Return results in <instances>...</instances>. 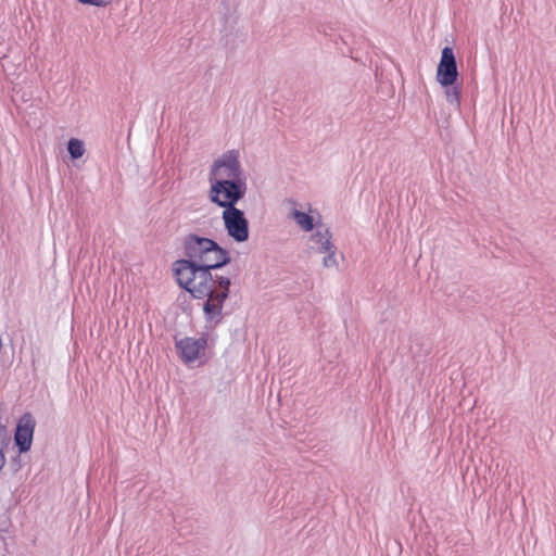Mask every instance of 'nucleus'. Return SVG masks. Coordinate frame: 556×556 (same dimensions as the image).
Returning a JSON list of instances; mask_svg holds the SVG:
<instances>
[{"mask_svg": "<svg viewBox=\"0 0 556 556\" xmlns=\"http://www.w3.org/2000/svg\"><path fill=\"white\" fill-rule=\"evenodd\" d=\"M208 200L223 208L236 206L245 197L248 191V182L229 180H208Z\"/></svg>", "mask_w": 556, "mask_h": 556, "instance_id": "obj_4", "label": "nucleus"}, {"mask_svg": "<svg viewBox=\"0 0 556 556\" xmlns=\"http://www.w3.org/2000/svg\"><path fill=\"white\" fill-rule=\"evenodd\" d=\"M457 65L452 48L445 47L442 50L441 60L437 68V81L442 87L454 85L457 79Z\"/></svg>", "mask_w": 556, "mask_h": 556, "instance_id": "obj_8", "label": "nucleus"}, {"mask_svg": "<svg viewBox=\"0 0 556 556\" xmlns=\"http://www.w3.org/2000/svg\"><path fill=\"white\" fill-rule=\"evenodd\" d=\"M321 256V265L329 270H338L343 256L338 252L336 245L319 254Z\"/></svg>", "mask_w": 556, "mask_h": 556, "instance_id": "obj_12", "label": "nucleus"}, {"mask_svg": "<svg viewBox=\"0 0 556 556\" xmlns=\"http://www.w3.org/2000/svg\"><path fill=\"white\" fill-rule=\"evenodd\" d=\"M67 150L73 159H79L85 154V144L81 140L72 138L67 143Z\"/></svg>", "mask_w": 556, "mask_h": 556, "instance_id": "obj_13", "label": "nucleus"}, {"mask_svg": "<svg viewBox=\"0 0 556 556\" xmlns=\"http://www.w3.org/2000/svg\"><path fill=\"white\" fill-rule=\"evenodd\" d=\"M305 244L309 254H321L336 245L332 241V235L325 225L318 226L316 230L306 238Z\"/></svg>", "mask_w": 556, "mask_h": 556, "instance_id": "obj_9", "label": "nucleus"}, {"mask_svg": "<svg viewBox=\"0 0 556 556\" xmlns=\"http://www.w3.org/2000/svg\"><path fill=\"white\" fill-rule=\"evenodd\" d=\"M217 288L215 290L217 291H225V293L228 295L229 287H230V280L227 277H218L216 280Z\"/></svg>", "mask_w": 556, "mask_h": 556, "instance_id": "obj_17", "label": "nucleus"}, {"mask_svg": "<svg viewBox=\"0 0 556 556\" xmlns=\"http://www.w3.org/2000/svg\"><path fill=\"white\" fill-rule=\"evenodd\" d=\"M175 346L180 359L186 365H191L205 356L207 339L205 336L200 338L185 337L177 340Z\"/></svg>", "mask_w": 556, "mask_h": 556, "instance_id": "obj_6", "label": "nucleus"}, {"mask_svg": "<svg viewBox=\"0 0 556 556\" xmlns=\"http://www.w3.org/2000/svg\"><path fill=\"white\" fill-rule=\"evenodd\" d=\"M207 296L208 299L204 304V313L206 314L207 319L218 323L227 294L225 291H217L212 288Z\"/></svg>", "mask_w": 556, "mask_h": 556, "instance_id": "obj_11", "label": "nucleus"}, {"mask_svg": "<svg viewBox=\"0 0 556 556\" xmlns=\"http://www.w3.org/2000/svg\"><path fill=\"white\" fill-rule=\"evenodd\" d=\"M225 229L230 238L242 243L249 239V222L236 206L226 207L222 214Z\"/></svg>", "mask_w": 556, "mask_h": 556, "instance_id": "obj_5", "label": "nucleus"}, {"mask_svg": "<svg viewBox=\"0 0 556 556\" xmlns=\"http://www.w3.org/2000/svg\"><path fill=\"white\" fill-rule=\"evenodd\" d=\"M445 88V98L451 104L458 105L459 103V90L454 85Z\"/></svg>", "mask_w": 556, "mask_h": 556, "instance_id": "obj_15", "label": "nucleus"}, {"mask_svg": "<svg viewBox=\"0 0 556 556\" xmlns=\"http://www.w3.org/2000/svg\"><path fill=\"white\" fill-rule=\"evenodd\" d=\"M208 267L197 266L192 262L177 261L174 265L176 279L195 298L206 296L213 288L214 280Z\"/></svg>", "mask_w": 556, "mask_h": 556, "instance_id": "obj_2", "label": "nucleus"}, {"mask_svg": "<svg viewBox=\"0 0 556 556\" xmlns=\"http://www.w3.org/2000/svg\"><path fill=\"white\" fill-rule=\"evenodd\" d=\"M184 248L188 257L184 261L192 262L197 266L218 268L230 262L228 252L208 238L189 235L185 239Z\"/></svg>", "mask_w": 556, "mask_h": 556, "instance_id": "obj_1", "label": "nucleus"}, {"mask_svg": "<svg viewBox=\"0 0 556 556\" xmlns=\"http://www.w3.org/2000/svg\"><path fill=\"white\" fill-rule=\"evenodd\" d=\"M288 218L304 232H313L318 226L324 225L319 214L307 204L292 203L288 211Z\"/></svg>", "mask_w": 556, "mask_h": 556, "instance_id": "obj_7", "label": "nucleus"}, {"mask_svg": "<svg viewBox=\"0 0 556 556\" xmlns=\"http://www.w3.org/2000/svg\"><path fill=\"white\" fill-rule=\"evenodd\" d=\"M10 437L5 430V428L0 424V469L4 466L5 458L3 454V448L8 444Z\"/></svg>", "mask_w": 556, "mask_h": 556, "instance_id": "obj_14", "label": "nucleus"}, {"mask_svg": "<svg viewBox=\"0 0 556 556\" xmlns=\"http://www.w3.org/2000/svg\"><path fill=\"white\" fill-rule=\"evenodd\" d=\"M114 0H77V2L85 4V5H91L97 8H104L113 3Z\"/></svg>", "mask_w": 556, "mask_h": 556, "instance_id": "obj_16", "label": "nucleus"}, {"mask_svg": "<svg viewBox=\"0 0 556 556\" xmlns=\"http://www.w3.org/2000/svg\"><path fill=\"white\" fill-rule=\"evenodd\" d=\"M207 179L248 182L239 152L229 150L215 159L210 167Z\"/></svg>", "mask_w": 556, "mask_h": 556, "instance_id": "obj_3", "label": "nucleus"}, {"mask_svg": "<svg viewBox=\"0 0 556 556\" xmlns=\"http://www.w3.org/2000/svg\"><path fill=\"white\" fill-rule=\"evenodd\" d=\"M35 429V420L29 414L24 415L16 428L15 442L21 453L27 452L33 442V434Z\"/></svg>", "mask_w": 556, "mask_h": 556, "instance_id": "obj_10", "label": "nucleus"}]
</instances>
